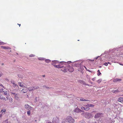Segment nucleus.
<instances>
[{"label":"nucleus","instance_id":"obj_46","mask_svg":"<svg viewBox=\"0 0 123 123\" xmlns=\"http://www.w3.org/2000/svg\"><path fill=\"white\" fill-rule=\"evenodd\" d=\"M2 116V115L1 114H0V117H1Z\"/></svg>","mask_w":123,"mask_h":123},{"label":"nucleus","instance_id":"obj_32","mask_svg":"<svg viewBox=\"0 0 123 123\" xmlns=\"http://www.w3.org/2000/svg\"><path fill=\"white\" fill-rule=\"evenodd\" d=\"M101 81H102V80H101L99 79V80H98L97 81V82L98 83H99L101 82Z\"/></svg>","mask_w":123,"mask_h":123},{"label":"nucleus","instance_id":"obj_12","mask_svg":"<svg viewBox=\"0 0 123 123\" xmlns=\"http://www.w3.org/2000/svg\"><path fill=\"white\" fill-rule=\"evenodd\" d=\"M102 114L101 113H96L94 116L95 118H97L99 117Z\"/></svg>","mask_w":123,"mask_h":123},{"label":"nucleus","instance_id":"obj_19","mask_svg":"<svg viewBox=\"0 0 123 123\" xmlns=\"http://www.w3.org/2000/svg\"><path fill=\"white\" fill-rule=\"evenodd\" d=\"M0 98L1 99L5 101H6V99L5 97L2 96H0Z\"/></svg>","mask_w":123,"mask_h":123},{"label":"nucleus","instance_id":"obj_41","mask_svg":"<svg viewBox=\"0 0 123 123\" xmlns=\"http://www.w3.org/2000/svg\"><path fill=\"white\" fill-rule=\"evenodd\" d=\"M106 66H107L108 65V63L106 62H105L104 64Z\"/></svg>","mask_w":123,"mask_h":123},{"label":"nucleus","instance_id":"obj_36","mask_svg":"<svg viewBox=\"0 0 123 123\" xmlns=\"http://www.w3.org/2000/svg\"><path fill=\"white\" fill-rule=\"evenodd\" d=\"M38 59L39 60H44V58H38Z\"/></svg>","mask_w":123,"mask_h":123},{"label":"nucleus","instance_id":"obj_37","mask_svg":"<svg viewBox=\"0 0 123 123\" xmlns=\"http://www.w3.org/2000/svg\"><path fill=\"white\" fill-rule=\"evenodd\" d=\"M3 74L2 72H0V77L2 76Z\"/></svg>","mask_w":123,"mask_h":123},{"label":"nucleus","instance_id":"obj_47","mask_svg":"<svg viewBox=\"0 0 123 123\" xmlns=\"http://www.w3.org/2000/svg\"><path fill=\"white\" fill-rule=\"evenodd\" d=\"M85 85H87V86H89L87 84L85 83L84 84Z\"/></svg>","mask_w":123,"mask_h":123},{"label":"nucleus","instance_id":"obj_8","mask_svg":"<svg viewBox=\"0 0 123 123\" xmlns=\"http://www.w3.org/2000/svg\"><path fill=\"white\" fill-rule=\"evenodd\" d=\"M68 70L69 72H72L74 70L73 68L72 67L70 66L69 65L68 68Z\"/></svg>","mask_w":123,"mask_h":123},{"label":"nucleus","instance_id":"obj_13","mask_svg":"<svg viewBox=\"0 0 123 123\" xmlns=\"http://www.w3.org/2000/svg\"><path fill=\"white\" fill-rule=\"evenodd\" d=\"M59 63V62L58 61L54 60L52 61L51 63V64L54 66V65H55V64H57Z\"/></svg>","mask_w":123,"mask_h":123},{"label":"nucleus","instance_id":"obj_23","mask_svg":"<svg viewBox=\"0 0 123 123\" xmlns=\"http://www.w3.org/2000/svg\"><path fill=\"white\" fill-rule=\"evenodd\" d=\"M97 72L98 73L97 75L98 76H99L101 74V73L100 72V71L99 70L97 71Z\"/></svg>","mask_w":123,"mask_h":123},{"label":"nucleus","instance_id":"obj_45","mask_svg":"<svg viewBox=\"0 0 123 123\" xmlns=\"http://www.w3.org/2000/svg\"><path fill=\"white\" fill-rule=\"evenodd\" d=\"M77 65H78V66H79V64H75V66L77 67Z\"/></svg>","mask_w":123,"mask_h":123},{"label":"nucleus","instance_id":"obj_3","mask_svg":"<svg viewBox=\"0 0 123 123\" xmlns=\"http://www.w3.org/2000/svg\"><path fill=\"white\" fill-rule=\"evenodd\" d=\"M85 114V117L89 119L93 117V116L92 114L89 113H86Z\"/></svg>","mask_w":123,"mask_h":123},{"label":"nucleus","instance_id":"obj_43","mask_svg":"<svg viewBox=\"0 0 123 123\" xmlns=\"http://www.w3.org/2000/svg\"><path fill=\"white\" fill-rule=\"evenodd\" d=\"M11 83H12V84H13V83H14V82L13 81V80H12H12H11Z\"/></svg>","mask_w":123,"mask_h":123},{"label":"nucleus","instance_id":"obj_26","mask_svg":"<svg viewBox=\"0 0 123 123\" xmlns=\"http://www.w3.org/2000/svg\"><path fill=\"white\" fill-rule=\"evenodd\" d=\"M68 122V121H67V120L65 119L63 120L62 121V123H67Z\"/></svg>","mask_w":123,"mask_h":123},{"label":"nucleus","instance_id":"obj_6","mask_svg":"<svg viewBox=\"0 0 123 123\" xmlns=\"http://www.w3.org/2000/svg\"><path fill=\"white\" fill-rule=\"evenodd\" d=\"M74 111L75 113H76L81 112H82L83 111H82V110L78 108H75L74 110Z\"/></svg>","mask_w":123,"mask_h":123},{"label":"nucleus","instance_id":"obj_50","mask_svg":"<svg viewBox=\"0 0 123 123\" xmlns=\"http://www.w3.org/2000/svg\"><path fill=\"white\" fill-rule=\"evenodd\" d=\"M89 82H90L91 83V84L92 83L91 82V81L90 80H89Z\"/></svg>","mask_w":123,"mask_h":123},{"label":"nucleus","instance_id":"obj_22","mask_svg":"<svg viewBox=\"0 0 123 123\" xmlns=\"http://www.w3.org/2000/svg\"><path fill=\"white\" fill-rule=\"evenodd\" d=\"M18 84L20 86L23 87H24L23 84H22V83L20 82H18Z\"/></svg>","mask_w":123,"mask_h":123},{"label":"nucleus","instance_id":"obj_25","mask_svg":"<svg viewBox=\"0 0 123 123\" xmlns=\"http://www.w3.org/2000/svg\"><path fill=\"white\" fill-rule=\"evenodd\" d=\"M45 62L47 63H49V62H51V61L49 59H46V60L45 61Z\"/></svg>","mask_w":123,"mask_h":123},{"label":"nucleus","instance_id":"obj_20","mask_svg":"<svg viewBox=\"0 0 123 123\" xmlns=\"http://www.w3.org/2000/svg\"><path fill=\"white\" fill-rule=\"evenodd\" d=\"M1 47L4 49H10V48L8 47L1 46Z\"/></svg>","mask_w":123,"mask_h":123},{"label":"nucleus","instance_id":"obj_16","mask_svg":"<svg viewBox=\"0 0 123 123\" xmlns=\"http://www.w3.org/2000/svg\"><path fill=\"white\" fill-rule=\"evenodd\" d=\"M121 80V79L118 78H116L113 80V81L114 82H116L117 81H120Z\"/></svg>","mask_w":123,"mask_h":123},{"label":"nucleus","instance_id":"obj_44","mask_svg":"<svg viewBox=\"0 0 123 123\" xmlns=\"http://www.w3.org/2000/svg\"><path fill=\"white\" fill-rule=\"evenodd\" d=\"M79 123H85L84 122H83L82 121H80V122Z\"/></svg>","mask_w":123,"mask_h":123},{"label":"nucleus","instance_id":"obj_17","mask_svg":"<svg viewBox=\"0 0 123 123\" xmlns=\"http://www.w3.org/2000/svg\"><path fill=\"white\" fill-rule=\"evenodd\" d=\"M85 106L88 107H94V105L92 104H87Z\"/></svg>","mask_w":123,"mask_h":123},{"label":"nucleus","instance_id":"obj_55","mask_svg":"<svg viewBox=\"0 0 123 123\" xmlns=\"http://www.w3.org/2000/svg\"><path fill=\"white\" fill-rule=\"evenodd\" d=\"M93 123H97L96 122H95Z\"/></svg>","mask_w":123,"mask_h":123},{"label":"nucleus","instance_id":"obj_5","mask_svg":"<svg viewBox=\"0 0 123 123\" xmlns=\"http://www.w3.org/2000/svg\"><path fill=\"white\" fill-rule=\"evenodd\" d=\"M59 118L56 117L53 119V123H59Z\"/></svg>","mask_w":123,"mask_h":123},{"label":"nucleus","instance_id":"obj_10","mask_svg":"<svg viewBox=\"0 0 123 123\" xmlns=\"http://www.w3.org/2000/svg\"><path fill=\"white\" fill-rule=\"evenodd\" d=\"M84 105V107H83V106L81 107V109L82 110H84L86 111H88L90 110V108L89 107H87L86 106H85Z\"/></svg>","mask_w":123,"mask_h":123},{"label":"nucleus","instance_id":"obj_42","mask_svg":"<svg viewBox=\"0 0 123 123\" xmlns=\"http://www.w3.org/2000/svg\"><path fill=\"white\" fill-rule=\"evenodd\" d=\"M0 86H1L2 87H3L4 88V86H3V85L2 84H0Z\"/></svg>","mask_w":123,"mask_h":123},{"label":"nucleus","instance_id":"obj_54","mask_svg":"<svg viewBox=\"0 0 123 123\" xmlns=\"http://www.w3.org/2000/svg\"><path fill=\"white\" fill-rule=\"evenodd\" d=\"M48 123H52L51 122H49Z\"/></svg>","mask_w":123,"mask_h":123},{"label":"nucleus","instance_id":"obj_29","mask_svg":"<svg viewBox=\"0 0 123 123\" xmlns=\"http://www.w3.org/2000/svg\"><path fill=\"white\" fill-rule=\"evenodd\" d=\"M27 114L28 116H30L31 115V112L30 111H28L27 112Z\"/></svg>","mask_w":123,"mask_h":123},{"label":"nucleus","instance_id":"obj_49","mask_svg":"<svg viewBox=\"0 0 123 123\" xmlns=\"http://www.w3.org/2000/svg\"><path fill=\"white\" fill-rule=\"evenodd\" d=\"M92 112V113H93H93H96V111H93Z\"/></svg>","mask_w":123,"mask_h":123},{"label":"nucleus","instance_id":"obj_1","mask_svg":"<svg viewBox=\"0 0 123 123\" xmlns=\"http://www.w3.org/2000/svg\"><path fill=\"white\" fill-rule=\"evenodd\" d=\"M66 120L69 123H74V120L72 117L70 116H68L66 118Z\"/></svg>","mask_w":123,"mask_h":123},{"label":"nucleus","instance_id":"obj_51","mask_svg":"<svg viewBox=\"0 0 123 123\" xmlns=\"http://www.w3.org/2000/svg\"><path fill=\"white\" fill-rule=\"evenodd\" d=\"M42 76H43V77H45V75H42Z\"/></svg>","mask_w":123,"mask_h":123},{"label":"nucleus","instance_id":"obj_56","mask_svg":"<svg viewBox=\"0 0 123 123\" xmlns=\"http://www.w3.org/2000/svg\"><path fill=\"white\" fill-rule=\"evenodd\" d=\"M120 65H122V64H120Z\"/></svg>","mask_w":123,"mask_h":123},{"label":"nucleus","instance_id":"obj_57","mask_svg":"<svg viewBox=\"0 0 123 123\" xmlns=\"http://www.w3.org/2000/svg\"><path fill=\"white\" fill-rule=\"evenodd\" d=\"M6 98H7V99H8V98H7V97H6Z\"/></svg>","mask_w":123,"mask_h":123},{"label":"nucleus","instance_id":"obj_39","mask_svg":"<svg viewBox=\"0 0 123 123\" xmlns=\"http://www.w3.org/2000/svg\"><path fill=\"white\" fill-rule=\"evenodd\" d=\"M12 99L11 98L10 99H9V101L10 102H12Z\"/></svg>","mask_w":123,"mask_h":123},{"label":"nucleus","instance_id":"obj_52","mask_svg":"<svg viewBox=\"0 0 123 123\" xmlns=\"http://www.w3.org/2000/svg\"><path fill=\"white\" fill-rule=\"evenodd\" d=\"M108 63L109 64H111V63H110L109 62H108Z\"/></svg>","mask_w":123,"mask_h":123},{"label":"nucleus","instance_id":"obj_34","mask_svg":"<svg viewBox=\"0 0 123 123\" xmlns=\"http://www.w3.org/2000/svg\"><path fill=\"white\" fill-rule=\"evenodd\" d=\"M84 68H85L86 69V70L87 71H89V72H90V70H89V69H87V68H86V67L85 66H84Z\"/></svg>","mask_w":123,"mask_h":123},{"label":"nucleus","instance_id":"obj_21","mask_svg":"<svg viewBox=\"0 0 123 123\" xmlns=\"http://www.w3.org/2000/svg\"><path fill=\"white\" fill-rule=\"evenodd\" d=\"M14 87H17L18 88V86L15 83H13L12 85Z\"/></svg>","mask_w":123,"mask_h":123},{"label":"nucleus","instance_id":"obj_30","mask_svg":"<svg viewBox=\"0 0 123 123\" xmlns=\"http://www.w3.org/2000/svg\"><path fill=\"white\" fill-rule=\"evenodd\" d=\"M119 92L118 91V90H114L112 92L113 93H115L116 92Z\"/></svg>","mask_w":123,"mask_h":123},{"label":"nucleus","instance_id":"obj_4","mask_svg":"<svg viewBox=\"0 0 123 123\" xmlns=\"http://www.w3.org/2000/svg\"><path fill=\"white\" fill-rule=\"evenodd\" d=\"M39 88L38 86H35L34 87H31L28 88V90L30 91H33Z\"/></svg>","mask_w":123,"mask_h":123},{"label":"nucleus","instance_id":"obj_18","mask_svg":"<svg viewBox=\"0 0 123 123\" xmlns=\"http://www.w3.org/2000/svg\"><path fill=\"white\" fill-rule=\"evenodd\" d=\"M118 101L119 102L122 103L123 102V98L122 97H120L118 99Z\"/></svg>","mask_w":123,"mask_h":123},{"label":"nucleus","instance_id":"obj_15","mask_svg":"<svg viewBox=\"0 0 123 123\" xmlns=\"http://www.w3.org/2000/svg\"><path fill=\"white\" fill-rule=\"evenodd\" d=\"M84 66H80V68H78V70L79 71H83L84 69Z\"/></svg>","mask_w":123,"mask_h":123},{"label":"nucleus","instance_id":"obj_24","mask_svg":"<svg viewBox=\"0 0 123 123\" xmlns=\"http://www.w3.org/2000/svg\"><path fill=\"white\" fill-rule=\"evenodd\" d=\"M6 111V110L5 109H2L1 110V113H5Z\"/></svg>","mask_w":123,"mask_h":123},{"label":"nucleus","instance_id":"obj_7","mask_svg":"<svg viewBox=\"0 0 123 123\" xmlns=\"http://www.w3.org/2000/svg\"><path fill=\"white\" fill-rule=\"evenodd\" d=\"M28 91V89L27 88L23 89L21 91V93H26Z\"/></svg>","mask_w":123,"mask_h":123},{"label":"nucleus","instance_id":"obj_28","mask_svg":"<svg viewBox=\"0 0 123 123\" xmlns=\"http://www.w3.org/2000/svg\"><path fill=\"white\" fill-rule=\"evenodd\" d=\"M80 100L81 101H87L88 100H86V99H84L83 98H81L80 99Z\"/></svg>","mask_w":123,"mask_h":123},{"label":"nucleus","instance_id":"obj_33","mask_svg":"<svg viewBox=\"0 0 123 123\" xmlns=\"http://www.w3.org/2000/svg\"><path fill=\"white\" fill-rule=\"evenodd\" d=\"M5 43L2 41H0V45H3Z\"/></svg>","mask_w":123,"mask_h":123},{"label":"nucleus","instance_id":"obj_27","mask_svg":"<svg viewBox=\"0 0 123 123\" xmlns=\"http://www.w3.org/2000/svg\"><path fill=\"white\" fill-rule=\"evenodd\" d=\"M3 94L5 95H7L8 94L7 92L6 91H3Z\"/></svg>","mask_w":123,"mask_h":123},{"label":"nucleus","instance_id":"obj_11","mask_svg":"<svg viewBox=\"0 0 123 123\" xmlns=\"http://www.w3.org/2000/svg\"><path fill=\"white\" fill-rule=\"evenodd\" d=\"M65 62H60V63L58 65L59 67H60V68H62L64 65Z\"/></svg>","mask_w":123,"mask_h":123},{"label":"nucleus","instance_id":"obj_40","mask_svg":"<svg viewBox=\"0 0 123 123\" xmlns=\"http://www.w3.org/2000/svg\"><path fill=\"white\" fill-rule=\"evenodd\" d=\"M45 88H47V89H50L51 88V87H47L46 86H45Z\"/></svg>","mask_w":123,"mask_h":123},{"label":"nucleus","instance_id":"obj_14","mask_svg":"<svg viewBox=\"0 0 123 123\" xmlns=\"http://www.w3.org/2000/svg\"><path fill=\"white\" fill-rule=\"evenodd\" d=\"M11 94H12L14 95V97L16 99H18V94H16L15 93H14L13 92H11Z\"/></svg>","mask_w":123,"mask_h":123},{"label":"nucleus","instance_id":"obj_53","mask_svg":"<svg viewBox=\"0 0 123 123\" xmlns=\"http://www.w3.org/2000/svg\"><path fill=\"white\" fill-rule=\"evenodd\" d=\"M18 24V25H19V26H20V24L19 25V24Z\"/></svg>","mask_w":123,"mask_h":123},{"label":"nucleus","instance_id":"obj_31","mask_svg":"<svg viewBox=\"0 0 123 123\" xmlns=\"http://www.w3.org/2000/svg\"><path fill=\"white\" fill-rule=\"evenodd\" d=\"M54 67L55 68H60V67H59L58 65H55L54 66Z\"/></svg>","mask_w":123,"mask_h":123},{"label":"nucleus","instance_id":"obj_38","mask_svg":"<svg viewBox=\"0 0 123 123\" xmlns=\"http://www.w3.org/2000/svg\"><path fill=\"white\" fill-rule=\"evenodd\" d=\"M3 89H1L0 90V92H3Z\"/></svg>","mask_w":123,"mask_h":123},{"label":"nucleus","instance_id":"obj_2","mask_svg":"<svg viewBox=\"0 0 123 123\" xmlns=\"http://www.w3.org/2000/svg\"><path fill=\"white\" fill-rule=\"evenodd\" d=\"M68 67L69 64H67L66 66H64L63 65V67L61 69V70L65 72H67L68 70Z\"/></svg>","mask_w":123,"mask_h":123},{"label":"nucleus","instance_id":"obj_9","mask_svg":"<svg viewBox=\"0 0 123 123\" xmlns=\"http://www.w3.org/2000/svg\"><path fill=\"white\" fill-rule=\"evenodd\" d=\"M25 108L26 109L29 110V109H31L32 108L28 104H26L25 105Z\"/></svg>","mask_w":123,"mask_h":123},{"label":"nucleus","instance_id":"obj_35","mask_svg":"<svg viewBox=\"0 0 123 123\" xmlns=\"http://www.w3.org/2000/svg\"><path fill=\"white\" fill-rule=\"evenodd\" d=\"M35 55L32 54H31L29 55V56L30 57H33Z\"/></svg>","mask_w":123,"mask_h":123},{"label":"nucleus","instance_id":"obj_48","mask_svg":"<svg viewBox=\"0 0 123 123\" xmlns=\"http://www.w3.org/2000/svg\"><path fill=\"white\" fill-rule=\"evenodd\" d=\"M92 80H95V78H93L92 79Z\"/></svg>","mask_w":123,"mask_h":123}]
</instances>
